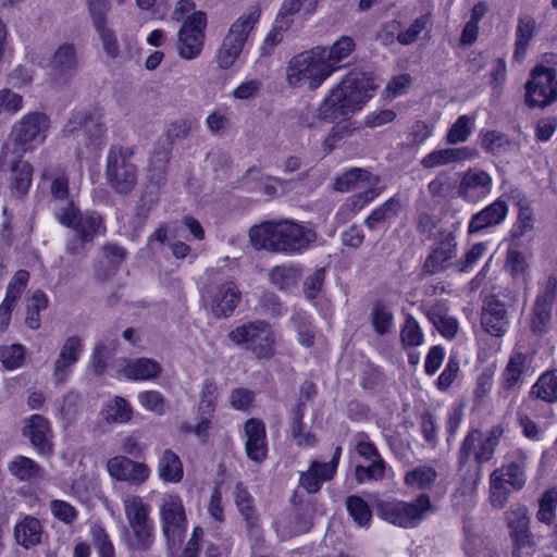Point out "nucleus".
Listing matches in <instances>:
<instances>
[{
    "label": "nucleus",
    "instance_id": "obj_10",
    "mask_svg": "<svg viewBox=\"0 0 557 557\" xmlns=\"http://www.w3.org/2000/svg\"><path fill=\"white\" fill-rule=\"evenodd\" d=\"M159 518L161 529L169 542L176 544L187 531V516L182 497L176 493H164L160 498Z\"/></svg>",
    "mask_w": 557,
    "mask_h": 557
},
{
    "label": "nucleus",
    "instance_id": "obj_43",
    "mask_svg": "<svg viewBox=\"0 0 557 557\" xmlns=\"http://www.w3.org/2000/svg\"><path fill=\"white\" fill-rule=\"evenodd\" d=\"M400 341L406 349L421 346L424 343V333L418 321L410 314L406 317L401 326Z\"/></svg>",
    "mask_w": 557,
    "mask_h": 557
},
{
    "label": "nucleus",
    "instance_id": "obj_30",
    "mask_svg": "<svg viewBox=\"0 0 557 557\" xmlns=\"http://www.w3.org/2000/svg\"><path fill=\"white\" fill-rule=\"evenodd\" d=\"M461 196L471 202L485 198L487 194V174L483 171L467 172L460 183Z\"/></svg>",
    "mask_w": 557,
    "mask_h": 557
},
{
    "label": "nucleus",
    "instance_id": "obj_49",
    "mask_svg": "<svg viewBox=\"0 0 557 557\" xmlns=\"http://www.w3.org/2000/svg\"><path fill=\"white\" fill-rule=\"evenodd\" d=\"M331 479L322 474V463L313 461L309 469L300 474L299 483L308 493H315L324 482Z\"/></svg>",
    "mask_w": 557,
    "mask_h": 557
},
{
    "label": "nucleus",
    "instance_id": "obj_28",
    "mask_svg": "<svg viewBox=\"0 0 557 557\" xmlns=\"http://www.w3.org/2000/svg\"><path fill=\"white\" fill-rule=\"evenodd\" d=\"M100 417L108 424H125L133 418V408L125 398L114 396L102 405Z\"/></svg>",
    "mask_w": 557,
    "mask_h": 557
},
{
    "label": "nucleus",
    "instance_id": "obj_29",
    "mask_svg": "<svg viewBox=\"0 0 557 557\" xmlns=\"http://www.w3.org/2000/svg\"><path fill=\"white\" fill-rule=\"evenodd\" d=\"M324 54V62L332 70V75L342 69V62L345 61L355 50V41L348 36H343L331 47L319 46Z\"/></svg>",
    "mask_w": 557,
    "mask_h": 557
},
{
    "label": "nucleus",
    "instance_id": "obj_5",
    "mask_svg": "<svg viewBox=\"0 0 557 557\" xmlns=\"http://www.w3.org/2000/svg\"><path fill=\"white\" fill-rule=\"evenodd\" d=\"M433 511L431 498L426 494H420L408 502L391 498L376 503V512L382 520L404 529L417 528Z\"/></svg>",
    "mask_w": 557,
    "mask_h": 557
},
{
    "label": "nucleus",
    "instance_id": "obj_7",
    "mask_svg": "<svg viewBox=\"0 0 557 557\" xmlns=\"http://www.w3.org/2000/svg\"><path fill=\"white\" fill-rule=\"evenodd\" d=\"M260 10L256 7L244 12L230 27L221 48L216 53L218 66L228 70L239 59L244 46L259 22Z\"/></svg>",
    "mask_w": 557,
    "mask_h": 557
},
{
    "label": "nucleus",
    "instance_id": "obj_53",
    "mask_svg": "<svg viewBox=\"0 0 557 557\" xmlns=\"http://www.w3.org/2000/svg\"><path fill=\"white\" fill-rule=\"evenodd\" d=\"M139 405L147 411L157 416H163L166 412V401L163 395L158 391H144L137 395Z\"/></svg>",
    "mask_w": 557,
    "mask_h": 557
},
{
    "label": "nucleus",
    "instance_id": "obj_11",
    "mask_svg": "<svg viewBox=\"0 0 557 557\" xmlns=\"http://www.w3.org/2000/svg\"><path fill=\"white\" fill-rule=\"evenodd\" d=\"M556 70L537 66L525 84V103L530 108H544L557 100Z\"/></svg>",
    "mask_w": 557,
    "mask_h": 557
},
{
    "label": "nucleus",
    "instance_id": "obj_9",
    "mask_svg": "<svg viewBox=\"0 0 557 557\" xmlns=\"http://www.w3.org/2000/svg\"><path fill=\"white\" fill-rule=\"evenodd\" d=\"M318 0H285L276 15L272 29L265 36L261 53L268 55L272 49L278 45L284 34L294 23L295 15H310L317 8Z\"/></svg>",
    "mask_w": 557,
    "mask_h": 557
},
{
    "label": "nucleus",
    "instance_id": "obj_38",
    "mask_svg": "<svg viewBox=\"0 0 557 557\" xmlns=\"http://www.w3.org/2000/svg\"><path fill=\"white\" fill-rule=\"evenodd\" d=\"M437 473L431 466H419L407 471L404 482L412 490H428L436 481Z\"/></svg>",
    "mask_w": 557,
    "mask_h": 557
},
{
    "label": "nucleus",
    "instance_id": "obj_48",
    "mask_svg": "<svg viewBox=\"0 0 557 557\" xmlns=\"http://www.w3.org/2000/svg\"><path fill=\"white\" fill-rule=\"evenodd\" d=\"M557 490H547L539 502L536 519L545 524H552L556 517Z\"/></svg>",
    "mask_w": 557,
    "mask_h": 557
},
{
    "label": "nucleus",
    "instance_id": "obj_3",
    "mask_svg": "<svg viewBox=\"0 0 557 557\" xmlns=\"http://www.w3.org/2000/svg\"><path fill=\"white\" fill-rule=\"evenodd\" d=\"M54 215L60 224L73 228L77 235V238L70 240L66 246V250L72 255L82 253L85 243L106 233L101 215L94 211L82 213L73 200L55 208Z\"/></svg>",
    "mask_w": 557,
    "mask_h": 557
},
{
    "label": "nucleus",
    "instance_id": "obj_8",
    "mask_svg": "<svg viewBox=\"0 0 557 557\" xmlns=\"http://www.w3.org/2000/svg\"><path fill=\"white\" fill-rule=\"evenodd\" d=\"M123 507L134 537L133 545L138 549H148L154 539L150 505L138 495H128L123 499Z\"/></svg>",
    "mask_w": 557,
    "mask_h": 557
},
{
    "label": "nucleus",
    "instance_id": "obj_51",
    "mask_svg": "<svg viewBox=\"0 0 557 557\" xmlns=\"http://www.w3.org/2000/svg\"><path fill=\"white\" fill-rule=\"evenodd\" d=\"M44 178H50L51 180V186L50 191L55 201H59L60 205H57L54 207L59 208L62 206H65L69 201H66L69 196V180L65 176L64 173L58 172L52 175L48 171H45L42 173Z\"/></svg>",
    "mask_w": 557,
    "mask_h": 557
},
{
    "label": "nucleus",
    "instance_id": "obj_35",
    "mask_svg": "<svg viewBox=\"0 0 557 557\" xmlns=\"http://www.w3.org/2000/svg\"><path fill=\"white\" fill-rule=\"evenodd\" d=\"M400 210V202L396 198H389L380 207L372 210L364 220V224L369 230H374L379 225L391 224L395 221Z\"/></svg>",
    "mask_w": 557,
    "mask_h": 557
},
{
    "label": "nucleus",
    "instance_id": "obj_44",
    "mask_svg": "<svg viewBox=\"0 0 557 557\" xmlns=\"http://www.w3.org/2000/svg\"><path fill=\"white\" fill-rule=\"evenodd\" d=\"M371 322L377 334H387L394 329V317L392 310L383 304H375L371 311Z\"/></svg>",
    "mask_w": 557,
    "mask_h": 557
},
{
    "label": "nucleus",
    "instance_id": "obj_14",
    "mask_svg": "<svg viewBox=\"0 0 557 557\" xmlns=\"http://www.w3.org/2000/svg\"><path fill=\"white\" fill-rule=\"evenodd\" d=\"M206 24V15L202 12L194 13L184 22L178 33V53L183 59L193 60L200 54Z\"/></svg>",
    "mask_w": 557,
    "mask_h": 557
},
{
    "label": "nucleus",
    "instance_id": "obj_56",
    "mask_svg": "<svg viewBox=\"0 0 557 557\" xmlns=\"http://www.w3.org/2000/svg\"><path fill=\"white\" fill-rule=\"evenodd\" d=\"M25 358V350L22 345L13 344L0 348V361L8 370H14L22 366Z\"/></svg>",
    "mask_w": 557,
    "mask_h": 557
},
{
    "label": "nucleus",
    "instance_id": "obj_60",
    "mask_svg": "<svg viewBox=\"0 0 557 557\" xmlns=\"http://www.w3.org/2000/svg\"><path fill=\"white\" fill-rule=\"evenodd\" d=\"M216 395L218 387L215 383L210 380L205 381L201 388L198 412L212 416L215 410Z\"/></svg>",
    "mask_w": 557,
    "mask_h": 557
},
{
    "label": "nucleus",
    "instance_id": "obj_27",
    "mask_svg": "<svg viewBox=\"0 0 557 557\" xmlns=\"http://www.w3.org/2000/svg\"><path fill=\"white\" fill-rule=\"evenodd\" d=\"M157 472L164 483H180L184 478L183 462L172 449H164L159 456Z\"/></svg>",
    "mask_w": 557,
    "mask_h": 557
},
{
    "label": "nucleus",
    "instance_id": "obj_37",
    "mask_svg": "<svg viewBox=\"0 0 557 557\" xmlns=\"http://www.w3.org/2000/svg\"><path fill=\"white\" fill-rule=\"evenodd\" d=\"M8 470L18 481H30L41 475V467L32 458L18 455L9 463Z\"/></svg>",
    "mask_w": 557,
    "mask_h": 557
},
{
    "label": "nucleus",
    "instance_id": "obj_6",
    "mask_svg": "<svg viewBox=\"0 0 557 557\" xmlns=\"http://www.w3.org/2000/svg\"><path fill=\"white\" fill-rule=\"evenodd\" d=\"M230 341L258 359H270L275 354L274 331L265 321L257 320L237 325L228 333Z\"/></svg>",
    "mask_w": 557,
    "mask_h": 557
},
{
    "label": "nucleus",
    "instance_id": "obj_55",
    "mask_svg": "<svg viewBox=\"0 0 557 557\" xmlns=\"http://www.w3.org/2000/svg\"><path fill=\"white\" fill-rule=\"evenodd\" d=\"M554 302H549L540 298L535 299L533 308L532 329L536 333H543L552 318V307Z\"/></svg>",
    "mask_w": 557,
    "mask_h": 557
},
{
    "label": "nucleus",
    "instance_id": "obj_4",
    "mask_svg": "<svg viewBox=\"0 0 557 557\" xmlns=\"http://www.w3.org/2000/svg\"><path fill=\"white\" fill-rule=\"evenodd\" d=\"M332 76V70L324 62L320 47L294 55L286 66V82L290 87L306 86L315 90Z\"/></svg>",
    "mask_w": 557,
    "mask_h": 557
},
{
    "label": "nucleus",
    "instance_id": "obj_57",
    "mask_svg": "<svg viewBox=\"0 0 557 557\" xmlns=\"http://www.w3.org/2000/svg\"><path fill=\"white\" fill-rule=\"evenodd\" d=\"M95 28L102 42L106 54L112 59L117 58L120 55V46L114 32L108 27L106 23H101L100 21L97 22V27Z\"/></svg>",
    "mask_w": 557,
    "mask_h": 557
},
{
    "label": "nucleus",
    "instance_id": "obj_15",
    "mask_svg": "<svg viewBox=\"0 0 557 557\" xmlns=\"http://www.w3.org/2000/svg\"><path fill=\"white\" fill-rule=\"evenodd\" d=\"M106 469L111 479L132 484H144L151 474V469L140 461H135L124 455H116L108 459Z\"/></svg>",
    "mask_w": 557,
    "mask_h": 557
},
{
    "label": "nucleus",
    "instance_id": "obj_36",
    "mask_svg": "<svg viewBox=\"0 0 557 557\" xmlns=\"http://www.w3.org/2000/svg\"><path fill=\"white\" fill-rule=\"evenodd\" d=\"M428 318L445 338L451 339L458 332V322L445 312L443 305H436L428 310Z\"/></svg>",
    "mask_w": 557,
    "mask_h": 557
},
{
    "label": "nucleus",
    "instance_id": "obj_21",
    "mask_svg": "<svg viewBox=\"0 0 557 557\" xmlns=\"http://www.w3.org/2000/svg\"><path fill=\"white\" fill-rule=\"evenodd\" d=\"M23 433L40 455H51L53 451L52 430L48 419L33 414L26 420Z\"/></svg>",
    "mask_w": 557,
    "mask_h": 557
},
{
    "label": "nucleus",
    "instance_id": "obj_22",
    "mask_svg": "<svg viewBox=\"0 0 557 557\" xmlns=\"http://www.w3.org/2000/svg\"><path fill=\"white\" fill-rule=\"evenodd\" d=\"M496 287L491 286L490 293V335L503 336L508 329L507 305L511 300L510 293L503 294V299H497Z\"/></svg>",
    "mask_w": 557,
    "mask_h": 557
},
{
    "label": "nucleus",
    "instance_id": "obj_12",
    "mask_svg": "<svg viewBox=\"0 0 557 557\" xmlns=\"http://www.w3.org/2000/svg\"><path fill=\"white\" fill-rule=\"evenodd\" d=\"M108 184L117 193L131 191L137 182L136 168L122 151L110 150L107 158Z\"/></svg>",
    "mask_w": 557,
    "mask_h": 557
},
{
    "label": "nucleus",
    "instance_id": "obj_24",
    "mask_svg": "<svg viewBox=\"0 0 557 557\" xmlns=\"http://www.w3.org/2000/svg\"><path fill=\"white\" fill-rule=\"evenodd\" d=\"M379 184V176L373 175L368 171L355 168L338 176L335 181L334 187L341 193H347L352 189H366Z\"/></svg>",
    "mask_w": 557,
    "mask_h": 557
},
{
    "label": "nucleus",
    "instance_id": "obj_54",
    "mask_svg": "<svg viewBox=\"0 0 557 557\" xmlns=\"http://www.w3.org/2000/svg\"><path fill=\"white\" fill-rule=\"evenodd\" d=\"M430 20L428 15L417 17L408 26L401 27L397 35V41L404 46L413 44L420 34L426 28Z\"/></svg>",
    "mask_w": 557,
    "mask_h": 557
},
{
    "label": "nucleus",
    "instance_id": "obj_40",
    "mask_svg": "<svg viewBox=\"0 0 557 557\" xmlns=\"http://www.w3.org/2000/svg\"><path fill=\"white\" fill-rule=\"evenodd\" d=\"M531 394L537 398L553 404L557 401V371L543 373L532 386Z\"/></svg>",
    "mask_w": 557,
    "mask_h": 557
},
{
    "label": "nucleus",
    "instance_id": "obj_1",
    "mask_svg": "<svg viewBox=\"0 0 557 557\" xmlns=\"http://www.w3.org/2000/svg\"><path fill=\"white\" fill-rule=\"evenodd\" d=\"M377 85L371 75L361 72L348 73L338 84L329 90L318 109L317 117L329 123H338L324 140V147L331 151L336 143L349 136L357 126L349 121L373 97Z\"/></svg>",
    "mask_w": 557,
    "mask_h": 557
},
{
    "label": "nucleus",
    "instance_id": "obj_25",
    "mask_svg": "<svg viewBox=\"0 0 557 557\" xmlns=\"http://www.w3.org/2000/svg\"><path fill=\"white\" fill-rule=\"evenodd\" d=\"M249 237L252 246L257 249L281 252L277 222H264L252 226L249 231Z\"/></svg>",
    "mask_w": 557,
    "mask_h": 557
},
{
    "label": "nucleus",
    "instance_id": "obj_26",
    "mask_svg": "<svg viewBox=\"0 0 557 557\" xmlns=\"http://www.w3.org/2000/svg\"><path fill=\"white\" fill-rule=\"evenodd\" d=\"M487 437L480 431L473 430L465 438L461 447V463L473 461L478 466L487 460Z\"/></svg>",
    "mask_w": 557,
    "mask_h": 557
},
{
    "label": "nucleus",
    "instance_id": "obj_42",
    "mask_svg": "<svg viewBox=\"0 0 557 557\" xmlns=\"http://www.w3.org/2000/svg\"><path fill=\"white\" fill-rule=\"evenodd\" d=\"M76 65V51L72 45L64 44L58 48L51 61L52 70L57 75L72 71Z\"/></svg>",
    "mask_w": 557,
    "mask_h": 557
},
{
    "label": "nucleus",
    "instance_id": "obj_34",
    "mask_svg": "<svg viewBox=\"0 0 557 557\" xmlns=\"http://www.w3.org/2000/svg\"><path fill=\"white\" fill-rule=\"evenodd\" d=\"M535 29L536 23L532 16L524 15L519 18L513 53L516 61H522L524 59L528 46L535 34Z\"/></svg>",
    "mask_w": 557,
    "mask_h": 557
},
{
    "label": "nucleus",
    "instance_id": "obj_31",
    "mask_svg": "<svg viewBox=\"0 0 557 557\" xmlns=\"http://www.w3.org/2000/svg\"><path fill=\"white\" fill-rule=\"evenodd\" d=\"M494 480L509 486L512 491H520L527 482L524 459L511 461L491 474Z\"/></svg>",
    "mask_w": 557,
    "mask_h": 557
},
{
    "label": "nucleus",
    "instance_id": "obj_59",
    "mask_svg": "<svg viewBox=\"0 0 557 557\" xmlns=\"http://www.w3.org/2000/svg\"><path fill=\"white\" fill-rule=\"evenodd\" d=\"M527 356L522 352H515L506 367L504 377L508 387L513 386L525 369Z\"/></svg>",
    "mask_w": 557,
    "mask_h": 557
},
{
    "label": "nucleus",
    "instance_id": "obj_64",
    "mask_svg": "<svg viewBox=\"0 0 557 557\" xmlns=\"http://www.w3.org/2000/svg\"><path fill=\"white\" fill-rule=\"evenodd\" d=\"M23 108V97L9 88L0 89V115H14Z\"/></svg>",
    "mask_w": 557,
    "mask_h": 557
},
{
    "label": "nucleus",
    "instance_id": "obj_50",
    "mask_svg": "<svg viewBox=\"0 0 557 557\" xmlns=\"http://www.w3.org/2000/svg\"><path fill=\"white\" fill-rule=\"evenodd\" d=\"M369 462L368 466L356 467V480L359 484L382 480L386 474L387 466L382 458Z\"/></svg>",
    "mask_w": 557,
    "mask_h": 557
},
{
    "label": "nucleus",
    "instance_id": "obj_19",
    "mask_svg": "<svg viewBox=\"0 0 557 557\" xmlns=\"http://www.w3.org/2000/svg\"><path fill=\"white\" fill-rule=\"evenodd\" d=\"M207 296L211 299L212 312L218 318L231 315L240 300V292L231 281L210 286Z\"/></svg>",
    "mask_w": 557,
    "mask_h": 557
},
{
    "label": "nucleus",
    "instance_id": "obj_32",
    "mask_svg": "<svg viewBox=\"0 0 557 557\" xmlns=\"http://www.w3.org/2000/svg\"><path fill=\"white\" fill-rule=\"evenodd\" d=\"M471 157V151L466 148H446L440 150H433L432 152L424 156L421 160L423 168L432 169L441 165H447L450 163L467 160Z\"/></svg>",
    "mask_w": 557,
    "mask_h": 557
},
{
    "label": "nucleus",
    "instance_id": "obj_16",
    "mask_svg": "<svg viewBox=\"0 0 557 557\" xmlns=\"http://www.w3.org/2000/svg\"><path fill=\"white\" fill-rule=\"evenodd\" d=\"M506 524L516 549L533 546V535L530 531V517L527 506L516 504L505 512Z\"/></svg>",
    "mask_w": 557,
    "mask_h": 557
},
{
    "label": "nucleus",
    "instance_id": "obj_45",
    "mask_svg": "<svg viewBox=\"0 0 557 557\" xmlns=\"http://www.w3.org/2000/svg\"><path fill=\"white\" fill-rule=\"evenodd\" d=\"M48 306V298L45 293L37 290L27 300V312L25 322L32 330L40 326L39 313Z\"/></svg>",
    "mask_w": 557,
    "mask_h": 557
},
{
    "label": "nucleus",
    "instance_id": "obj_23",
    "mask_svg": "<svg viewBox=\"0 0 557 557\" xmlns=\"http://www.w3.org/2000/svg\"><path fill=\"white\" fill-rule=\"evenodd\" d=\"M382 191L383 188L376 185L363 189L362 193L348 197L338 208L335 215L336 220H338L341 223L349 221L359 211H361L364 207L377 198Z\"/></svg>",
    "mask_w": 557,
    "mask_h": 557
},
{
    "label": "nucleus",
    "instance_id": "obj_63",
    "mask_svg": "<svg viewBox=\"0 0 557 557\" xmlns=\"http://www.w3.org/2000/svg\"><path fill=\"white\" fill-rule=\"evenodd\" d=\"M486 246L484 243L474 244L460 260H456L455 269L458 272H470L478 263L479 259L484 255Z\"/></svg>",
    "mask_w": 557,
    "mask_h": 557
},
{
    "label": "nucleus",
    "instance_id": "obj_33",
    "mask_svg": "<svg viewBox=\"0 0 557 557\" xmlns=\"http://www.w3.org/2000/svg\"><path fill=\"white\" fill-rule=\"evenodd\" d=\"M41 531L42 528L38 519L25 517L15 525L14 535L20 545L29 548L40 543Z\"/></svg>",
    "mask_w": 557,
    "mask_h": 557
},
{
    "label": "nucleus",
    "instance_id": "obj_20",
    "mask_svg": "<svg viewBox=\"0 0 557 557\" xmlns=\"http://www.w3.org/2000/svg\"><path fill=\"white\" fill-rule=\"evenodd\" d=\"M112 369L116 374L131 381H149L157 377L161 372V366L149 358L117 359L114 361Z\"/></svg>",
    "mask_w": 557,
    "mask_h": 557
},
{
    "label": "nucleus",
    "instance_id": "obj_61",
    "mask_svg": "<svg viewBox=\"0 0 557 557\" xmlns=\"http://www.w3.org/2000/svg\"><path fill=\"white\" fill-rule=\"evenodd\" d=\"M472 119L468 115H461L451 125L447 133V141L449 144H458L466 141L472 129Z\"/></svg>",
    "mask_w": 557,
    "mask_h": 557
},
{
    "label": "nucleus",
    "instance_id": "obj_47",
    "mask_svg": "<svg viewBox=\"0 0 557 557\" xmlns=\"http://www.w3.org/2000/svg\"><path fill=\"white\" fill-rule=\"evenodd\" d=\"M61 487L65 494L72 495L79 500H86L94 490V484L87 475L79 474L70 481H64Z\"/></svg>",
    "mask_w": 557,
    "mask_h": 557
},
{
    "label": "nucleus",
    "instance_id": "obj_13",
    "mask_svg": "<svg viewBox=\"0 0 557 557\" xmlns=\"http://www.w3.org/2000/svg\"><path fill=\"white\" fill-rule=\"evenodd\" d=\"M277 232L281 252L286 255L301 253L317 239V233L312 228L290 220L278 221Z\"/></svg>",
    "mask_w": 557,
    "mask_h": 557
},
{
    "label": "nucleus",
    "instance_id": "obj_46",
    "mask_svg": "<svg viewBox=\"0 0 557 557\" xmlns=\"http://www.w3.org/2000/svg\"><path fill=\"white\" fill-rule=\"evenodd\" d=\"M349 516L359 527H369L372 511L369 505L359 496H349L346 500Z\"/></svg>",
    "mask_w": 557,
    "mask_h": 557
},
{
    "label": "nucleus",
    "instance_id": "obj_58",
    "mask_svg": "<svg viewBox=\"0 0 557 557\" xmlns=\"http://www.w3.org/2000/svg\"><path fill=\"white\" fill-rule=\"evenodd\" d=\"M262 79L256 77H246L233 91L232 96L237 100H250L258 97L261 92Z\"/></svg>",
    "mask_w": 557,
    "mask_h": 557
},
{
    "label": "nucleus",
    "instance_id": "obj_18",
    "mask_svg": "<svg viewBox=\"0 0 557 557\" xmlns=\"http://www.w3.org/2000/svg\"><path fill=\"white\" fill-rule=\"evenodd\" d=\"M457 256V242L451 233L443 234L440 240L428 256L424 269L428 273L435 274L445 271L449 267L455 268Z\"/></svg>",
    "mask_w": 557,
    "mask_h": 557
},
{
    "label": "nucleus",
    "instance_id": "obj_39",
    "mask_svg": "<svg viewBox=\"0 0 557 557\" xmlns=\"http://www.w3.org/2000/svg\"><path fill=\"white\" fill-rule=\"evenodd\" d=\"M290 323L297 333L298 343L305 347L312 346L315 332L311 324V318L301 310H295Z\"/></svg>",
    "mask_w": 557,
    "mask_h": 557
},
{
    "label": "nucleus",
    "instance_id": "obj_62",
    "mask_svg": "<svg viewBox=\"0 0 557 557\" xmlns=\"http://www.w3.org/2000/svg\"><path fill=\"white\" fill-rule=\"evenodd\" d=\"M483 527L468 523L465 527L466 544L465 550L469 557H474L480 548L484 547V537L482 536Z\"/></svg>",
    "mask_w": 557,
    "mask_h": 557
},
{
    "label": "nucleus",
    "instance_id": "obj_41",
    "mask_svg": "<svg viewBox=\"0 0 557 557\" xmlns=\"http://www.w3.org/2000/svg\"><path fill=\"white\" fill-rule=\"evenodd\" d=\"M269 281L278 289H287L295 285L300 276L296 267L293 265H277L269 271Z\"/></svg>",
    "mask_w": 557,
    "mask_h": 557
},
{
    "label": "nucleus",
    "instance_id": "obj_52",
    "mask_svg": "<svg viewBox=\"0 0 557 557\" xmlns=\"http://www.w3.org/2000/svg\"><path fill=\"white\" fill-rule=\"evenodd\" d=\"M485 13L486 7L484 3L480 2L473 7L471 17L465 25L461 34L460 42L462 45H472L476 40L479 33L478 24Z\"/></svg>",
    "mask_w": 557,
    "mask_h": 557
},
{
    "label": "nucleus",
    "instance_id": "obj_17",
    "mask_svg": "<svg viewBox=\"0 0 557 557\" xmlns=\"http://www.w3.org/2000/svg\"><path fill=\"white\" fill-rule=\"evenodd\" d=\"M245 451L249 460L261 463L268 456V441L264 423L256 418L248 419L243 428Z\"/></svg>",
    "mask_w": 557,
    "mask_h": 557
},
{
    "label": "nucleus",
    "instance_id": "obj_2",
    "mask_svg": "<svg viewBox=\"0 0 557 557\" xmlns=\"http://www.w3.org/2000/svg\"><path fill=\"white\" fill-rule=\"evenodd\" d=\"M49 126V120L45 114H26L15 123L11 137L2 147L0 168L10 173L12 187L20 196L28 191L33 178V166L23 160V157L46 140Z\"/></svg>",
    "mask_w": 557,
    "mask_h": 557
}]
</instances>
